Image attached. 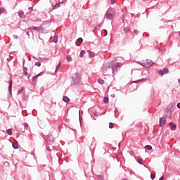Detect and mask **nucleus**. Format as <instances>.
I'll return each instance as SVG.
<instances>
[{
  "mask_svg": "<svg viewBox=\"0 0 180 180\" xmlns=\"http://www.w3.org/2000/svg\"><path fill=\"white\" fill-rule=\"evenodd\" d=\"M159 180H164V176H162Z\"/></svg>",
  "mask_w": 180,
  "mask_h": 180,
  "instance_id": "obj_34",
  "label": "nucleus"
},
{
  "mask_svg": "<svg viewBox=\"0 0 180 180\" xmlns=\"http://www.w3.org/2000/svg\"><path fill=\"white\" fill-rule=\"evenodd\" d=\"M39 75H40V74L37 75L32 78V82H36V79H37V77H39Z\"/></svg>",
  "mask_w": 180,
  "mask_h": 180,
  "instance_id": "obj_18",
  "label": "nucleus"
},
{
  "mask_svg": "<svg viewBox=\"0 0 180 180\" xmlns=\"http://www.w3.org/2000/svg\"><path fill=\"white\" fill-rule=\"evenodd\" d=\"M22 92H23V89H19V90L18 91V94H22Z\"/></svg>",
  "mask_w": 180,
  "mask_h": 180,
  "instance_id": "obj_30",
  "label": "nucleus"
},
{
  "mask_svg": "<svg viewBox=\"0 0 180 180\" xmlns=\"http://www.w3.org/2000/svg\"><path fill=\"white\" fill-rule=\"evenodd\" d=\"M144 81H147V79H139V80L134 82L137 84V82H144Z\"/></svg>",
  "mask_w": 180,
  "mask_h": 180,
  "instance_id": "obj_15",
  "label": "nucleus"
},
{
  "mask_svg": "<svg viewBox=\"0 0 180 180\" xmlns=\"http://www.w3.org/2000/svg\"><path fill=\"white\" fill-rule=\"evenodd\" d=\"M168 72H169V70H168V69L165 68L163 69V70H159L158 71V74H160V75H165V74H168Z\"/></svg>",
  "mask_w": 180,
  "mask_h": 180,
  "instance_id": "obj_3",
  "label": "nucleus"
},
{
  "mask_svg": "<svg viewBox=\"0 0 180 180\" xmlns=\"http://www.w3.org/2000/svg\"><path fill=\"white\" fill-rule=\"evenodd\" d=\"M7 60H8V61H11V59H9V58H7Z\"/></svg>",
  "mask_w": 180,
  "mask_h": 180,
  "instance_id": "obj_38",
  "label": "nucleus"
},
{
  "mask_svg": "<svg viewBox=\"0 0 180 180\" xmlns=\"http://www.w3.org/2000/svg\"><path fill=\"white\" fill-rule=\"evenodd\" d=\"M177 108H179V109H180V103H179L177 104Z\"/></svg>",
  "mask_w": 180,
  "mask_h": 180,
  "instance_id": "obj_36",
  "label": "nucleus"
},
{
  "mask_svg": "<svg viewBox=\"0 0 180 180\" xmlns=\"http://www.w3.org/2000/svg\"><path fill=\"white\" fill-rule=\"evenodd\" d=\"M56 6L59 7L60 6V4H58L55 5V6H53V10L56 9Z\"/></svg>",
  "mask_w": 180,
  "mask_h": 180,
  "instance_id": "obj_29",
  "label": "nucleus"
},
{
  "mask_svg": "<svg viewBox=\"0 0 180 180\" xmlns=\"http://www.w3.org/2000/svg\"><path fill=\"white\" fill-rule=\"evenodd\" d=\"M141 64L143 65V67H146V68H148V67H151L153 61H151L150 59H145L141 61Z\"/></svg>",
  "mask_w": 180,
  "mask_h": 180,
  "instance_id": "obj_1",
  "label": "nucleus"
},
{
  "mask_svg": "<svg viewBox=\"0 0 180 180\" xmlns=\"http://www.w3.org/2000/svg\"><path fill=\"white\" fill-rule=\"evenodd\" d=\"M165 122H167V120H165V117H162L160 119V127H162L165 125Z\"/></svg>",
  "mask_w": 180,
  "mask_h": 180,
  "instance_id": "obj_4",
  "label": "nucleus"
},
{
  "mask_svg": "<svg viewBox=\"0 0 180 180\" xmlns=\"http://www.w3.org/2000/svg\"><path fill=\"white\" fill-rule=\"evenodd\" d=\"M8 89H10V91H12V80L10 81Z\"/></svg>",
  "mask_w": 180,
  "mask_h": 180,
  "instance_id": "obj_24",
  "label": "nucleus"
},
{
  "mask_svg": "<svg viewBox=\"0 0 180 180\" xmlns=\"http://www.w3.org/2000/svg\"><path fill=\"white\" fill-rule=\"evenodd\" d=\"M150 177L152 179H153L154 178H155V175L153 176V174H151Z\"/></svg>",
  "mask_w": 180,
  "mask_h": 180,
  "instance_id": "obj_33",
  "label": "nucleus"
},
{
  "mask_svg": "<svg viewBox=\"0 0 180 180\" xmlns=\"http://www.w3.org/2000/svg\"><path fill=\"white\" fill-rule=\"evenodd\" d=\"M89 56L90 58H94V57H95V52H90Z\"/></svg>",
  "mask_w": 180,
  "mask_h": 180,
  "instance_id": "obj_11",
  "label": "nucleus"
},
{
  "mask_svg": "<svg viewBox=\"0 0 180 180\" xmlns=\"http://www.w3.org/2000/svg\"><path fill=\"white\" fill-rule=\"evenodd\" d=\"M179 82H180V79H179Z\"/></svg>",
  "mask_w": 180,
  "mask_h": 180,
  "instance_id": "obj_40",
  "label": "nucleus"
},
{
  "mask_svg": "<svg viewBox=\"0 0 180 180\" xmlns=\"http://www.w3.org/2000/svg\"><path fill=\"white\" fill-rule=\"evenodd\" d=\"M103 102L104 103H109V98L108 97H104Z\"/></svg>",
  "mask_w": 180,
  "mask_h": 180,
  "instance_id": "obj_16",
  "label": "nucleus"
},
{
  "mask_svg": "<svg viewBox=\"0 0 180 180\" xmlns=\"http://www.w3.org/2000/svg\"><path fill=\"white\" fill-rule=\"evenodd\" d=\"M18 14L20 18H26V15H25V13L22 11H19Z\"/></svg>",
  "mask_w": 180,
  "mask_h": 180,
  "instance_id": "obj_6",
  "label": "nucleus"
},
{
  "mask_svg": "<svg viewBox=\"0 0 180 180\" xmlns=\"http://www.w3.org/2000/svg\"><path fill=\"white\" fill-rule=\"evenodd\" d=\"M85 54V51L84 50H82L79 54V57L82 58L84 57V55Z\"/></svg>",
  "mask_w": 180,
  "mask_h": 180,
  "instance_id": "obj_14",
  "label": "nucleus"
},
{
  "mask_svg": "<svg viewBox=\"0 0 180 180\" xmlns=\"http://www.w3.org/2000/svg\"><path fill=\"white\" fill-rule=\"evenodd\" d=\"M115 2H116V0H111V4H114Z\"/></svg>",
  "mask_w": 180,
  "mask_h": 180,
  "instance_id": "obj_35",
  "label": "nucleus"
},
{
  "mask_svg": "<svg viewBox=\"0 0 180 180\" xmlns=\"http://www.w3.org/2000/svg\"><path fill=\"white\" fill-rule=\"evenodd\" d=\"M53 43H57V41H58V37L54 36L53 37Z\"/></svg>",
  "mask_w": 180,
  "mask_h": 180,
  "instance_id": "obj_10",
  "label": "nucleus"
},
{
  "mask_svg": "<svg viewBox=\"0 0 180 180\" xmlns=\"http://www.w3.org/2000/svg\"><path fill=\"white\" fill-rule=\"evenodd\" d=\"M124 33H129L130 32V28H129L128 27H125L124 28Z\"/></svg>",
  "mask_w": 180,
  "mask_h": 180,
  "instance_id": "obj_12",
  "label": "nucleus"
},
{
  "mask_svg": "<svg viewBox=\"0 0 180 180\" xmlns=\"http://www.w3.org/2000/svg\"><path fill=\"white\" fill-rule=\"evenodd\" d=\"M2 12H4V9L0 8V14L2 13Z\"/></svg>",
  "mask_w": 180,
  "mask_h": 180,
  "instance_id": "obj_37",
  "label": "nucleus"
},
{
  "mask_svg": "<svg viewBox=\"0 0 180 180\" xmlns=\"http://www.w3.org/2000/svg\"><path fill=\"white\" fill-rule=\"evenodd\" d=\"M146 150H153V147L150 145H147L145 146Z\"/></svg>",
  "mask_w": 180,
  "mask_h": 180,
  "instance_id": "obj_17",
  "label": "nucleus"
},
{
  "mask_svg": "<svg viewBox=\"0 0 180 180\" xmlns=\"http://www.w3.org/2000/svg\"><path fill=\"white\" fill-rule=\"evenodd\" d=\"M72 79L74 81L75 84H79L81 77L78 74H75L72 75Z\"/></svg>",
  "mask_w": 180,
  "mask_h": 180,
  "instance_id": "obj_2",
  "label": "nucleus"
},
{
  "mask_svg": "<svg viewBox=\"0 0 180 180\" xmlns=\"http://www.w3.org/2000/svg\"><path fill=\"white\" fill-rule=\"evenodd\" d=\"M63 102L68 103V102H70V98L67 96H65L63 98Z\"/></svg>",
  "mask_w": 180,
  "mask_h": 180,
  "instance_id": "obj_9",
  "label": "nucleus"
},
{
  "mask_svg": "<svg viewBox=\"0 0 180 180\" xmlns=\"http://www.w3.org/2000/svg\"><path fill=\"white\" fill-rule=\"evenodd\" d=\"M7 133L9 136H12V129H8Z\"/></svg>",
  "mask_w": 180,
  "mask_h": 180,
  "instance_id": "obj_21",
  "label": "nucleus"
},
{
  "mask_svg": "<svg viewBox=\"0 0 180 180\" xmlns=\"http://www.w3.org/2000/svg\"><path fill=\"white\" fill-rule=\"evenodd\" d=\"M134 33H135V34H138L139 31H137V30H134Z\"/></svg>",
  "mask_w": 180,
  "mask_h": 180,
  "instance_id": "obj_32",
  "label": "nucleus"
},
{
  "mask_svg": "<svg viewBox=\"0 0 180 180\" xmlns=\"http://www.w3.org/2000/svg\"><path fill=\"white\" fill-rule=\"evenodd\" d=\"M29 9H33V8H32V7H30V8H29Z\"/></svg>",
  "mask_w": 180,
  "mask_h": 180,
  "instance_id": "obj_39",
  "label": "nucleus"
},
{
  "mask_svg": "<svg viewBox=\"0 0 180 180\" xmlns=\"http://www.w3.org/2000/svg\"><path fill=\"white\" fill-rule=\"evenodd\" d=\"M109 128L110 129H113V123H112V122L109 123Z\"/></svg>",
  "mask_w": 180,
  "mask_h": 180,
  "instance_id": "obj_26",
  "label": "nucleus"
},
{
  "mask_svg": "<svg viewBox=\"0 0 180 180\" xmlns=\"http://www.w3.org/2000/svg\"><path fill=\"white\" fill-rule=\"evenodd\" d=\"M120 68V63H115L114 65V66L112 67V73L115 74V72H116L117 70H116V68Z\"/></svg>",
  "mask_w": 180,
  "mask_h": 180,
  "instance_id": "obj_5",
  "label": "nucleus"
},
{
  "mask_svg": "<svg viewBox=\"0 0 180 180\" xmlns=\"http://www.w3.org/2000/svg\"><path fill=\"white\" fill-rule=\"evenodd\" d=\"M106 18L107 19L112 20V19H113V15L112 13H107Z\"/></svg>",
  "mask_w": 180,
  "mask_h": 180,
  "instance_id": "obj_8",
  "label": "nucleus"
},
{
  "mask_svg": "<svg viewBox=\"0 0 180 180\" xmlns=\"http://www.w3.org/2000/svg\"><path fill=\"white\" fill-rule=\"evenodd\" d=\"M23 72L25 75H27V68H23Z\"/></svg>",
  "mask_w": 180,
  "mask_h": 180,
  "instance_id": "obj_20",
  "label": "nucleus"
},
{
  "mask_svg": "<svg viewBox=\"0 0 180 180\" xmlns=\"http://www.w3.org/2000/svg\"><path fill=\"white\" fill-rule=\"evenodd\" d=\"M13 148H15V150H18V148H19L18 146V143H13Z\"/></svg>",
  "mask_w": 180,
  "mask_h": 180,
  "instance_id": "obj_22",
  "label": "nucleus"
},
{
  "mask_svg": "<svg viewBox=\"0 0 180 180\" xmlns=\"http://www.w3.org/2000/svg\"><path fill=\"white\" fill-rule=\"evenodd\" d=\"M35 65H37V67H40V65H41V63L40 62H37L35 63Z\"/></svg>",
  "mask_w": 180,
  "mask_h": 180,
  "instance_id": "obj_28",
  "label": "nucleus"
},
{
  "mask_svg": "<svg viewBox=\"0 0 180 180\" xmlns=\"http://www.w3.org/2000/svg\"><path fill=\"white\" fill-rule=\"evenodd\" d=\"M59 68H61V62L59 63V64L56 67V71L57 70H59Z\"/></svg>",
  "mask_w": 180,
  "mask_h": 180,
  "instance_id": "obj_25",
  "label": "nucleus"
},
{
  "mask_svg": "<svg viewBox=\"0 0 180 180\" xmlns=\"http://www.w3.org/2000/svg\"><path fill=\"white\" fill-rule=\"evenodd\" d=\"M137 162H139V164H143V159L138 158Z\"/></svg>",
  "mask_w": 180,
  "mask_h": 180,
  "instance_id": "obj_23",
  "label": "nucleus"
},
{
  "mask_svg": "<svg viewBox=\"0 0 180 180\" xmlns=\"http://www.w3.org/2000/svg\"><path fill=\"white\" fill-rule=\"evenodd\" d=\"M104 34H105V36H108V30H104Z\"/></svg>",
  "mask_w": 180,
  "mask_h": 180,
  "instance_id": "obj_31",
  "label": "nucleus"
},
{
  "mask_svg": "<svg viewBox=\"0 0 180 180\" xmlns=\"http://www.w3.org/2000/svg\"><path fill=\"white\" fill-rule=\"evenodd\" d=\"M98 84H100L101 85H103V84H105V81L102 79H99L98 81Z\"/></svg>",
  "mask_w": 180,
  "mask_h": 180,
  "instance_id": "obj_13",
  "label": "nucleus"
},
{
  "mask_svg": "<svg viewBox=\"0 0 180 180\" xmlns=\"http://www.w3.org/2000/svg\"><path fill=\"white\" fill-rule=\"evenodd\" d=\"M67 61H72V58H71L70 56H66Z\"/></svg>",
  "mask_w": 180,
  "mask_h": 180,
  "instance_id": "obj_19",
  "label": "nucleus"
},
{
  "mask_svg": "<svg viewBox=\"0 0 180 180\" xmlns=\"http://www.w3.org/2000/svg\"><path fill=\"white\" fill-rule=\"evenodd\" d=\"M77 41H78V43H82V41H84V40L82 39V38H79L77 39Z\"/></svg>",
  "mask_w": 180,
  "mask_h": 180,
  "instance_id": "obj_27",
  "label": "nucleus"
},
{
  "mask_svg": "<svg viewBox=\"0 0 180 180\" xmlns=\"http://www.w3.org/2000/svg\"><path fill=\"white\" fill-rule=\"evenodd\" d=\"M169 126H171V130H176V125L170 122Z\"/></svg>",
  "mask_w": 180,
  "mask_h": 180,
  "instance_id": "obj_7",
  "label": "nucleus"
}]
</instances>
